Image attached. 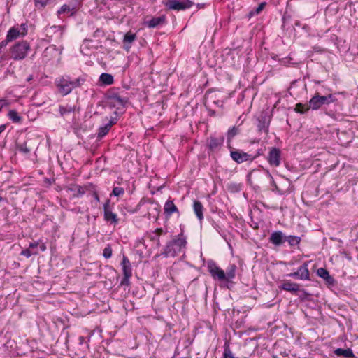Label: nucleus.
<instances>
[{
  "label": "nucleus",
  "instance_id": "9d476101",
  "mask_svg": "<svg viewBox=\"0 0 358 358\" xmlns=\"http://www.w3.org/2000/svg\"><path fill=\"white\" fill-rule=\"evenodd\" d=\"M289 277H292L296 279H300L303 280H310V273L308 268V263L304 262L298 269L296 272L291 273L287 275Z\"/></svg>",
  "mask_w": 358,
  "mask_h": 358
},
{
  "label": "nucleus",
  "instance_id": "f8f14e48",
  "mask_svg": "<svg viewBox=\"0 0 358 358\" xmlns=\"http://www.w3.org/2000/svg\"><path fill=\"white\" fill-rule=\"evenodd\" d=\"M223 143H224V137L223 136H219V137L210 136L207 140V145H208V148L213 152L219 150L221 148V146L222 145Z\"/></svg>",
  "mask_w": 358,
  "mask_h": 358
},
{
  "label": "nucleus",
  "instance_id": "393cba45",
  "mask_svg": "<svg viewBox=\"0 0 358 358\" xmlns=\"http://www.w3.org/2000/svg\"><path fill=\"white\" fill-rule=\"evenodd\" d=\"M111 101L114 106H117L118 107L124 106L125 103L127 102V101L124 99L117 95L113 96L111 98Z\"/></svg>",
  "mask_w": 358,
  "mask_h": 358
},
{
  "label": "nucleus",
  "instance_id": "6e6552de",
  "mask_svg": "<svg viewBox=\"0 0 358 358\" xmlns=\"http://www.w3.org/2000/svg\"><path fill=\"white\" fill-rule=\"evenodd\" d=\"M110 200H107L103 205L104 220L110 225L116 226L119 223L117 215L110 208Z\"/></svg>",
  "mask_w": 358,
  "mask_h": 358
},
{
  "label": "nucleus",
  "instance_id": "6ab92c4d",
  "mask_svg": "<svg viewBox=\"0 0 358 358\" xmlns=\"http://www.w3.org/2000/svg\"><path fill=\"white\" fill-rule=\"evenodd\" d=\"M164 213L166 216H170L173 213H177L178 208L173 203V201L171 200H168L164 204Z\"/></svg>",
  "mask_w": 358,
  "mask_h": 358
},
{
  "label": "nucleus",
  "instance_id": "dca6fc26",
  "mask_svg": "<svg viewBox=\"0 0 358 358\" xmlns=\"http://www.w3.org/2000/svg\"><path fill=\"white\" fill-rule=\"evenodd\" d=\"M165 21H166L165 15H161V16H158V17H154L150 20L146 21L145 23L148 27L155 28L159 25L164 24Z\"/></svg>",
  "mask_w": 358,
  "mask_h": 358
},
{
  "label": "nucleus",
  "instance_id": "ddd939ff",
  "mask_svg": "<svg viewBox=\"0 0 358 358\" xmlns=\"http://www.w3.org/2000/svg\"><path fill=\"white\" fill-rule=\"evenodd\" d=\"M269 241L275 246H280L286 241V236L281 231H275L271 234Z\"/></svg>",
  "mask_w": 358,
  "mask_h": 358
},
{
  "label": "nucleus",
  "instance_id": "4c0bfd02",
  "mask_svg": "<svg viewBox=\"0 0 358 358\" xmlns=\"http://www.w3.org/2000/svg\"><path fill=\"white\" fill-rule=\"evenodd\" d=\"M49 0H35L36 6L38 8H43Z\"/></svg>",
  "mask_w": 358,
  "mask_h": 358
},
{
  "label": "nucleus",
  "instance_id": "72a5a7b5",
  "mask_svg": "<svg viewBox=\"0 0 358 358\" xmlns=\"http://www.w3.org/2000/svg\"><path fill=\"white\" fill-rule=\"evenodd\" d=\"M38 251H31L29 248L21 252V255L26 257L27 258L30 257L33 255H37Z\"/></svg>",
  "mask_w": 358,
  "mask_h": 358
},
{
  "label": "nucleus",
  "instance_id": "412c9836",
  "mask_svg": "<svg viewBox=\"0 0 358 358\" xmlns=\"http://www.w3.org/2000/svg\"><path fill=\"white\" fill-rule=\"evenodd\" d=\"M334 354L338 357H343L345 358H351L354 357L352 350L350 348L343 349L337 348L334 350Z\"/></svg>",
  "mask_w": 358,
  "mask_h": 358
},
{
  "label": "nucleus",
  "instance_id": "2eb2a0df",
  "mask_svg": "<svg viewBox=\"0 0 358 358\" xmlns=\"http://www.w3.org/2000/svg\"><path fill=\"white\" fill-rule=\"evenodd\" d=\"M123 275L127 278H131L132 275V269L131 263L126 256H123L122 263Z\"/></svg>",
  "mask_w": 358,
  "mask_h": 358
},
{
  "label": "nucleus",
  "instance_id": "423d86ee",
  "mask_svg": "<svg viewBox=\"0 0 358 358\" xmlns=\"http://www.w3.org/2000/svg\"><path fill=\"white\" fill-rule=\"evenodd\" d=\"M164 4L170 10H183L191 8L193 2L190 0H164Z\"/></svg>",
  "mask_w": 358,
  "mask_h": 358
},
{
  "label": "nucleus",
  "instance_id": "e433bc0d",
  "mask_svg": "<svg viewBox=\"0 0 358 358\" xmlns=\"http://www.w3.org/2000/svg\"><path fill=\"white\" fill-rule=\"evenodd\" d=\"M71 10V8L68 5H63L61 8L57 11L58 15L65 13H69Z\"/></svg>",
  "mask_w": 358,
  "mask_h": 358
},
{
  "label": "nucleus",
  "instance_id": "49530a36",
  "mask_svg": "<svg viewBox=\"0 0 358 358\" xmlns=\"http://www.w3.org/2000/svg\"><path fill=\"white\" fill-rule=\"evenodd\" d=\"M93 197L94 200L96 201V203L99 202V196L96 192L93 193Z\"/></svg>",
  "mask_w": 358,
  "mask_h": 358
},
{
  "label": "nucleus",
  "instance_id": "c9c22d12",
  "mask_svg": "<svg viewBox=\"0 0 358 358\" xmlns=\"http://www.w3.org/2000/svg\"><path fill=\"white\" fill-rule=\"evenodd\" d=\"M103 255L105 258L107 259L112 256V248L110 246L108 245L104 248Z\"/></svg>",
  "mask_w": 358,
  "mask_h": 358
},
{
  "label": "nucleus",
  "instance_id": "4be33fe9",
  "mask_svg": "<svg viewBox=\"0 0 358 358\" xmlns=\"http://www.w3.org/2000/svg\"><path fill=\"white\" fill-rule=\"evenodd\" d=\"M99 81L102 85H110L114 82L113 76L107 73H103L99 76Z\"/></svg>",
  "mask_w": 358,
  "mask_h": 358
},
{
  "label": "nucleus",
  "instance_id": "5701e85b",
  "mask_svg": "<svg viewBox=\"0 0 358 358\" xmlns=\"http://www.w3.org/2000/svg\"><path fill=\"white\" fill-rule=\"evenodd\" d=\"M317 274L318 276L326 280L328 282H331L332 280V278L330 276L329 271L326 268H318L317 271Z\"/></svg>",
  "mask_w": 358,
  "mask_h": 358
},
{
  "label": "nucleus",
  "instance_id": "1a4fd4ad",
  "mask_svg": "<svg viewBox=\"0 0 358 358\" xmlns=\"http://www.w3.org/2000/svg\"><path fill=\"white\" fill-rule=\"evenodd\" d=\"M208 271L214 280L225 281V272L213 262L208 263Z\"/></svg>",
  "mask_w": 358,
  "mask_h": 358
},
{
  "label": "nucleus",
  "instance_id": "a19ab883",
  "mask_svg": "<svg viewBox=\"0 0 358 358\" xmlns=\"http://www.w3.org/2000/svg\"><path fill=\"white\" fill-rule=\"evenodd\" d=\"M9 105V102L4 99H0V111L3 108L8 106Z\"/></svg>",
  "mask_w": 358,
  "mask_h": 358
},
{
  "label": "nucleus",
  "instance_id": "20e7f679",
  "mask_svg": "<svg viewBox=\"0 0 358 358\" xmlns=\"http://www.w3.org/2000/svg\"><path fill=\"white\" fill-rule=\"evenodd\" d=\"M230 149V157L238 164H241L248 161L252 162L260 155V153L258 152L257 155L252 156V155L245 152L241 150H236L231 147Z\"/></svg>",
  "mask_w": 358,
  "mask_h": 358
},
{
  "label": "nucleus",
  "instance_id": "c85d7f7f",
  "mask_svg": "<svg viewBox=\"0 0 358 358\" xmlns=\"http://www.w3.org/2000/svg\"><path fill=\"white\" fill-rule=\"evenodd\" d=\"M59 113L61 115H64L65 114L70 113L74 110L73 108L71 106H59Z\"/></svg>",
  "mask_w": 358,
  "mask_h": 358
},
{
  "label": "nucleus",
  "instance_id": "4468645a",
  "mask_svg": "<svg viewBox=\"0 0 358 358\" xmlns=\"http://www.w3.org/2000/svg\"><path fill=\"white\" fill-rule=\"evenodd\" d=\"M136 39V35L131 31L127 32L124 36L122 42L124 43V49L127 52L129 51L131 44Z\"/></svg>",
  "mask_w": 358,
  "mask_h": 358
},
{
  "label": "nucleus",
  "instance_id": "39448f33",
  "mask_svg": "<svg viewBox=\"0 0 358 358\" xmlns=\"http://www.w3.org/2000/svg\"><path fill=\"white\" fill-rule=\"evenodd\" d=\"M334 101L332 94L328 96H320L319 94H315L309 101V108L313 110H317L322 106L329 104Z\"/></svg>",
  "mask_w": 358,
  "mask_h": 358
},
{
  "label": "nucleus",
  "instance_id": "3c124183",
  "mask_svg": "<svg viewBox=\"0 0 358 358\" xmlns=\"http://www.w3.org/2000/svg\"><path fill=\"white\" fill-rule=\"evenodd\" d=\"M6 129V125L2 124L0 125V134L2 133Z\"/></svg>",
  "mask_w": 358,
  "mask_h": 358
},
{
  "label": "nucleus",
  "instance_id": "a878e982",
  "mask_svg": "<svg viewBox=\"0 0 358 358\" xmlns=\"http://www.w3.org/2000/svg\"><path fill=\"white\" fill-rule=\"evenodd\" d=\"M239 133V129L236 127H232L229 129L227 131V141L230 142Z\"/></svg>",
  "mask_w": 358,
  "mask_h": 358
},
{
  "label": "nucleus",
  "instance_id": "a211bd4d",
  "mask_svg": "<svg viewBox=\"0 0 358 358\" xmlns=\"http://www.w3.org/2000/svg\"><path fill=\"white\" fill-rule=\"evenodd\" d=\"M237 266L234 264H229L226 270L225 273V281L231 282L236 276Z\"/></svg>",
  "mask_w": 358,
  "mask_h": 358
},
{
  "label": "nucleus",
  "instance_id": "f03ea898",
  "mask_svg": "<svg viewBox=\"0 0 358 358\" xmlns=\"http://www.w3.org/2000/svg\"><path fill=\"white\" fill-rule=\"evenodd\" d=\"M186 245V236L182 231L173 241L166 244L164 254L166 257H175L184 252Z\"/></svg>",
  "mask_w": 358,
  "mask_h": 358
},
{
  "label": "nucleus",
  "instance_id": "ea45409f",
  "mask_svg": "<svg viewBox=\"0 0 358 358\" xmlns=\"http://www.w3.org/2000/svg\"><path fill=\"white\" fill-rule=\"evenodd\" d=\"M19 150L23 153H29L30 152V149L27 147L26 144L21 145L19 147Z\"/></svg>",
  "mask_w": 358,
  "mask_h": 358
},
{
  "label": "nucleus",
  "instance_id": "f257e3e1",
  "mask_svg": "<svg viewBox=\"0 0 358 358\" xmlns=\"http://www.w3.org/2000/svg\"><path fill=\"white\" fill-rule=\"evenodd\" d=\"M85 81V78L83 76L72 80L69 76H62L55 78V85L59 94L66 96L70 94L73 89L81 86Z\"/></svg>",
  "mask_w": 358,
  "mask_h": 358
},
{
  "label": "nucleus",
  "instance_id": "09e8293b",
  "mask_svg": "<svg viewBox=\"0 0 358 358\" xmlns=\"http://www.w3.org/2000/svg\"><path fill=\"white\" fill-rule=\"evenodd\" d=\"M41 251H45L46 250V246L44 243H42L39 245Z\"/></svg>",
  "mask_w": 358,
  "mask_h": 358
},
{
  "label": "nucleus",
  "instance_id": "c756f323",
  "mask_svg": "<svg viewBox=\"0 0 358 358\" xmlns=\"http://www.w3.org/2000/svg\"><path fill=\"white\" fill-rule=\"evenodd\" d=\"M124 194V190L122 187H115L113 188L110 196L113 195L115 196H120Z\"/></svg>",
  "mask_w": 358,
  "mask_h": 358
},
{
  "label": "nucleus",
  "instance_id": "b1692460",
  "mask_svg": "<svg viewBox=\"0 0 358 358\" xmlns=\"http://www.w3.org/2000/svg\"><path fill=\"white\" fill-rule=\"evenodd\" d=\"M8 117L10 120L15 123H19L22 121V117L15 110H10L8 113Z\"/></svg>",
  "mask_w": 358,
  "mask_h": 358
},
{
  "label": "nucleus",
  "instance_id": "37998d69",
  "mask_svg": "<svg viewBox=\"0 0 358 358\" xmlns=\"http://www.w3.org/2000/svg\"><path fill=\"white\" fill-rule=\"evenodd\" d=\"M129 278H127L125 275H124V278L121 281V285H129Z\"/></svg>",
  "mask_w": 358,
  "mask_h": 358
},
{
  "label": "nucleus",
  "instance_id": "c03bdc74",
  "mask_svg": "<svg viewBox=\"0 0 358 358\" xmlns=\"http://www.w3.org/2000/svg\"><path fill=\"white\" fill-rule=\"evenodd\" d=\"M117 122V120L115 117H111L109 120V122L106 124L107 126H109L108 127L110 129L113 125H114Z\"/></svg>",
  "mask_w": 358,
  "mask_h": 358
},
{
  "label": "nucleus",
  "instance_id": "f704fd0d",
  "mask_svg": "<svg viewBox=\"0 0 358 358\" xmlns=\"http://www.w3.org/2000/svg\"><path fill=\"white\" fill-rule=\"evenodd\" d=\"M266 3H260L257 8H256L255 10H252L250 13V15H258L259 13H260L262 12V10L264 8V6H265Z\"/></svg>",
  "mask_w": 358,
  "mask_h": 358
},
{
  "label": "nucleus",
  "instance_id": "0eeeda50",
  "mask_svg": "<svg viewBox=\"0 0 358 358\" xmlns=\"http://www.w3.org/2000/svg\"><path fill=\"white\" fill-rule=\"evenodd\" d=\"M27 34V26L26 24H22L20 25L14 26L11 27L8 33L7 37L8 41H15L19 38L24 37Z\"/></svg>",
  "mask_w": 358,
  "mask_h": 358
},
{
  "label": "nucleus",
  "instance_id": "473e14b6",
  "mask_svg": "<svg viewBox=\"0 0 358 358\" xmlns=\"http://www.w3.org/2000/svg\"><path fill=\"white\" fill-rule=\"evenodd\" d=\"M163 233V230L161 228H157L155 229V231L153 232L154 235L151 237L152 240L156 239L157 242V245L159 243V236L161 234Z\"/></svg>",
  "mask_w": 358,
  "mask_h": 358
},
{
  "label": "nucleus",
  "instance_id": "2f4dec72",
  "mask_svg": "<svg viewBox=\"0 0 358 358\" xmlns=\"http://www.w3.org/2000/svg\"><path fill=\"white\" fill-rule=\"evenodd\" d=\"M309 108V107L305 106L303 104L299 103L296 105L295 110L297 113H304L308 111Z\"/></svg>",
  "mask_w": 358,
  "mask_h": 358
},
{
  "label": "nucleus",
  "instance_id": "f3484780",
  "mask_svg": "<svg viewBox=\"0 0 358 358\" xmlns=\"http://www.w3.org/2000/svg\"><path fill=\"white\" fill-rule=\"evenodd\" d=\"M280 287L283 290L290 292H296L299 289V285L298 284L289 280L285 281Z\"/></svg>",
  "mask_w": 358,
  "mask_h": 358
},
{
  "label": "nucleus",
  "instance_id": "7c9ffc66",
  "mask_svg": "<svg viewBox=\"0 0 358 358\" xmlns=\"http://www.w3.org/2000/svg\"><path fill=\"white\" fill-rule=\"evenodd\" d=\"M222 358H234L232 354V352L231 351L229 348V345L225 344L224 345V350L223 353V357Z\"/></svg>",
  "mask_w": 358,
  "mask_h": 358
},
{
  "label": "nucleus",
  "instance_id": "8fccbe9b",
  "mask_svg": "<svg viewBox=\"0 0 358 358\" xmlns=\"http://www.w3.org/2000/svg\"><path fill=\"white\" fill-rule=\"evenodd\" d=\"M78 192L80 194H84V191L83 189V188L81 187H78Z\"/></svg>",
  "mask_w": 358,
  "mask_h": 358
},
{
  "label": "nucleus",
  "instance_id": "58836bf2",
  "mask_svg": "<svg viewBox=\"0 0 358 358\" xmlns=\"http://www.w3.org/2000/svg\"><path fill=\"white\" fill-rule=\"evenodd\" d=\"M39 245V243L38 242H31L29 243V248L31 250V251H37L36 248Z\"/></svg>",
  "mask_w": 358,
  "mask_h": 358
},
{
  "label": "nucleus",
  "instance_id": "a18cd8bd",
  "mask_svg": "<svg viewBox=\"0 0 358 358\" xmlns=\"http://www.w3.org/2000/svg\"><path fill=\"white\" fill-rule=\"evenodd\" d=\"M266 173H267L268 177L271 179V182L273 184V185H275V182H274V180H273V176H271V174L269 173V171H266Z\"/></svg>",
  "mask_w": 358,
  "mask_h": 358
},
{
  "label": "nucleus",
  "instance_id": "79ce46f5",
  "mask_svg": "<svg viewBox=\"0 0 358 358\" xmlns=\"http://www.w3.org/2000/svg\"><path fill=\"white\" fill-rule=\"evenodd\" d=\"M11 42L10 41H8V37L6 36V39L2 41L1 43H0V49L6 47L8 43Z\"/></svg>",
  "mask_w": 358,
  "mask_h": 358
},
{
  "label": "nucleus",
  "instance_id": "7ed1b4c3",
  "mask_svg": "<svg viewBox=\"0 0 358 358\" xmlns=\"http://www.w3.org/2000/svg\"><path fill=\"white\" fill-rule=\"evenodd\" d=\"M31 49L29 43L22 41L13 45L9 49L10 58L14 60L24 59Z\"/></svg>",
  "mask_w": 358,
  "mask_h": 358
},
{
  "label": "nucleus",
  "instance_id": "9b49d317",
  "mask_svg": "<svg viewBox=\"0 0 358 358\" xmlns=\"http://www.w3.org/2000/svg\"><path fill=\"white\" fill-rule=\"evenodd\" d=\"M281 152L277 148H271L268 152L267 161L271 166L278 167L280 164Z\"/></svg>",
  "mask_w": 358,
  "mask_h": 358
},
{
  "label": "nucleus",
  "instance_id": "aec40b11",
  "mask_svg": "<svg viewBox=\"0 0 358 358\" xmlns=\"http://www.w3.org/2000/svg\"><path fill=\"white\" fill-rule=\"evenodd\" d=\"M193 210L197 218L201 221L203 219V206L202 203L199 201H194L193 203Z\"/></svg>",
  "mask_w": 358,
  "mask_h": 358
},
{
  "label": "nucleus",
  "instance_id": "bb28decb",
  "mask_svg": "<svg viewBox=\"0 0 358 358\" xmlns=\"http://www.w3.org/2000/svg\"><path fill=\"white\" fill-rule=\"evenodd\" d=\"M286 241L289 243L290 246H294L300 243L301 238L296 236H286Z\"/></svg>",
  "mask_w": 358,
  "mask_h": 358
},
{
  "label": "nucleus",
  "instance_id": "603ef678",
  "mask_svg": "<svg viewBox=\"0 0 358 358\" xmlns=\"http://www.w3.org/2000/svg\"><path fill=\"white\" fill-rule=\"evenodd\" d=\"M32 80V76H29V77L27 78V80H28V81H30V80Z\"/></svg>",
  "mask_w": 358,
  "mask_h": 358
},
{
  "label": "nucleus",
  "instance_id": "cd10ccee",
  "mask_svg": "<svg viewBox=\"0 0 358 358\" xmlns=\"http://www.w3.org/2000/svg\"><path fill=\"white\" fill-rule=\"evenodd\" d=\"M108 127L109 126H107L106 124L105 126L101 127L99 129L98 133H97L98 138H103V136H105L108 134V132L110 129Z\"/></svg>",
  "mask_w": 358,
  "mask_h": 358
},
{
  "label": "nucleus",
  "instance_id": "de8ad7c7",
  "mask_svg": "<svg viewBox=\"0 0 358 358\" xmlns=\"http://www.w3.org/2000/svg\"><path fill=\"white\" fill-rule=\"evenodd\" d=\"M79 344L83 345L85 341V338L83 336H80L78 338Z\"/></svg>",
  "mask_w": 358,
  "mask_h": 358
}]
</instances>
